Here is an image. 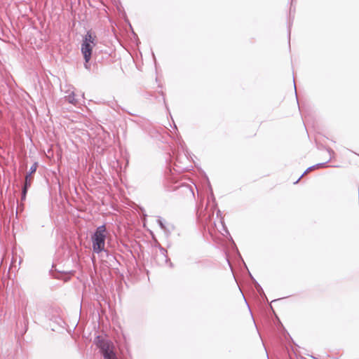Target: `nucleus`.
Listing matches in <instances>:
<instances>
[{
    "label": "nucleus",
    "mask_w": 359,
    "mask_h": 359,
    "mask_svg": "<svg viewBox=\"0 0 359 359\" xmlns=\"http://www.w3.org/2000/svg\"><path fill=\"white\" fill-rule=\"evenodd\" d=\"M67 100L74 105L77 104V100L75 98V95L74 93H72L70 95L66 97Z\"/></svg>",
    "instance_id": "5"
},
{
    "label": "nucleus",
    "mask_w": 359,
    "mask_h": 359,
    "mask_svg": "<svg viewBox=\"0 0 359 359\" xmlns=\"http://www.w3.org/2000/svg\"><path fill=\"white\" fill-rule=\"evenodd\" d=\"M95 342L100 348L104 359H118L114 351V345L110 341L97 337Z\"/></svg>",
    "instance_id": "3"
},
{
    "label": "nucleus",
    "mask_w": 359,
    "mask_h": 359,
    "mask_svg": "<svg viewBox=\"0 0 359 359\" xmlns=\"http://www.w3.org/2000/svg\"><path fill=\"white\" fill-rule=\"evenodd\" d=\"M107 231L104 224L99 226L91 236L93 250L99 254L105 250V240Z\"/></svg>",
    "instance_id": "1"
},
{
    "label": "nucleus",
    "mask_w": 359,
    "mask_h": 359,
    "mask_svg": "<svg viewBox=\"0 0 359 359\" xmlns=\"http://www.w3.org/2000/svg\"><path fill=\"white\" fill-rule=\"evenodd\" d=\"M161 251L163 253H164L165 252V249H163V248L161 249Z\"/></svg>",
    "instance_id": "11"
},
{
    "label": "nucleus",
    "mask_w": 359,
    "mask_h": 359,
    "mask_svg": "<svg viewBox=\"0 0 359 359\" xmlns=\"http://www.w3.org/2000/svg\"><path fill=\"white\" fill-rule=\"evenodd\" d=\"M157 222L162 229H163V230L165 229V226L164 224L163 223V221L161 218L158 219Z\"/></svg>",
    "instance_id": "7"
},
{
    "label": "nucleus",
    "mask_w": 359,
    "mask_h": 359,
    "mask_svg": "<svg viewBox=\"0 0 359 359\" xmlns=\"http://www.w3.org/2000/svg\"><path fill=\"white\" fill-rule=\"evenodd\" d=\"M38 163H34L29 169V172L27 175L29 176V179L32 180V174L34 173L37 169Z\"/></svg>",
    "instance_id": "6"
},
{
    "label": "nucleus",
    "mask_w": 359,
    "mask_h": 359,
    "mask_svg": "<svg viewBox=\"0 0 359 359\" xmlns=\"http://www.w3.org/2000/svg\"><path fill=\"white\" fill-rule=\"evenodd\" d=\"M30 186H31V180L29 179V175H26L25 176V185H24V187L22 189V195H26L27 191V189Z\"/></svg>",
    "instance_id": "4"
},
{
    "label": "nucleus",
    "mask_w": 359,
    "mask_h": 359,
    "mask_svg": "<svg viewBox=\"0 0 359 359\" xmlns=\"http://www.w3.org/2000/svg\"><path fill=\"white\" fill-rule=\"evenodd\" d=\"M26 197V195H22V200H24Z\"/></svg>",
    "instance_id": "9"
},
{
    "label": "nucleus",
    "mask_w": 359,
    "mask_h": 359,
    "mask_svg": "<svg viewBox=\"0 0 359 359\" xmlns=\"http://www.w3.org/2000/svg\"><path fill=\"white\" fill-rule=\"evenodd\" d=\"M96 45V36L90 31L87 32L81 45V51L83 56L86 69L88 68V62L90 60L93 47Z\"/></svg>",
    "instance_id": "2"
},
{
    "label": "nucleus",
    "mask_w": 359,
    "mask_h": 359,
    "mask_svg": "<svg viewBox=\"0 0 359 359\" xmlns=\"http://www.w3.org/2000/svg\"><path fill=\"white\" fill-rule=\"evenodd\" d=\"M314 167H315V166L309 167V168L306 170V171H305V172H304V174H302V176H301V177H299V179L295 182V183H297V182H299V180H300V178H301V177H302V176H303V175H304L307 171L312 170V169H313V168H314Z\"/></svg>",
    "instance_id": "8"
},
{
    "label": "nucleus",
    "mask_w": 359,
    "mask_h": 359,
    "mask_svg": "<svg viewBox=\"0 0 359 359\" xmlns=\"http://www.w3.org/2000/svg\"><path fill=\"white\" fill-rule=\"evenodd\" d=\"M323 163H318L316 165V166H320V165H323Z\"/></svg>",
    "instance_id": "10"
}]
</instances>
